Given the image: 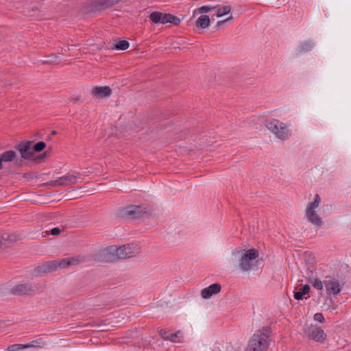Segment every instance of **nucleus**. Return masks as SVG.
<instances>
[{"instance_id":"obj_5","label":"nucleus","mask_w":351,"mask_h":351,"mask_svg":"<svg viewBox=\"0 0 351 351\" xmlns=\"http://www.w3.org/2000/svg\"><path fill=\"white\" fill-rule=\"evenodd\" d=\"M149 18L151 21L155 24H165L170 23L174 25H178L181 23L180 19L177 16L171 14L162 13L158 11L152 12L149 14Z\"/></svg>"},{"instance_id":"obj_21","label":"nucleus","mask_w":351,"mask_h":351,"mask_svg":"<svg viewBox=\"0 0 351 351\" xmlns=\"http://www.w3.org/2000/svg\"><path fill=\"white\" fill-rule=\"evenodd\" d=\"M310 292V286L305 285L302 288L301 291L294 292V298L297 300H302L304 295L308 294Z\"/></svg>"},{"instance_id":"obj_9","label":"nucleus","mask_w":351,"mask_h":351,"mask_svg":"<svg viewBox=\"0 0 351 351\" xmlns=\"http://www.w3.org/2000/svg\"><path fill=\"white\" fill-rule=\"evenodd\" d=\"M77 182V176L71 174H66L59 177L54 180H51L46 183L48 187L66 186L70 184H74Z\"/></svg>"},{"instance_id":"obj_15","label":"nucleus","mask_w":351,"mask_h":351,"mask_svg":"<svg viewBox=\"0 0 351 351\" xmlns=\"http://www.w3.org/2000/svg\"><path fill=\"white\" fill-rule=\"evenodd\" d=\"M326 289L328 292L332 293L335 295H338L341 291V287L338 280L329 279L324 281Z\"/></svg>"},{"instance_id":"obj_4","label":"nucleus","mask_w":351,"mask_h":351,"mask_svg":"<svg viewBox=\"0 0 351 351\" xmlns=\"http://www.w3.org/2000/svg\"><path fill=\"white\" fill-rule=\"evenodd\" d=\"M321 198L319 195L316 194L314 201L308 204L305 210V215L308 221L317 226H322L323 223L321 218L315 211V208L319 206Z\"/></svg>"},{"instance_id":"obj_39","label":"nucleus","mask_w":351,"mask_h":351,"mask_svg":"<svg viewBox=\"0 0 351 351\" xmlns=\"http://www.w3.org/2000/svg\"><path fill=\"white\" fill-rule=\"evenodd\" d=\"M56 133H57V132H56V130H54V131H53V132H52V134H53V135L56 134Z\"/></svg>"},{"instance_id":"obj_1","label":"nucleus","mask_w":351,"mask_h":351,"mask_svg":"<svg viewBox=\"0 0 351 351\" xmlns=\"http://www.w3.org/2000/svg\"><path fill=\"white\" fill-rule=\"evenodd\" d=\"M141 252V247L136 244H127L117 247L109 246L96 254L99 261H108L115 259H125L134 257Z\"/></svg>"},{"instance_id":"obj_31","label":"nucleus","mask_w":351,"mask_h":351,"mask_svg":"<svg viewBox=\"0 0 351 351\" xmlns=\"http://www.w3.org/2000/svg\"><path fill=\"white\" fill-rule=\"evenodd\" d=\"M215 7H209V6H202L200 7L198 10H199V13L202 14V13H207L211 9H213L215 8Z\"/></svg>"},{"instance_id":"obj_29","label":"nucleus","mask_w":351,"mask_h":351,"mask_svg":"<svg viewBox=\"0 0 351 351\" xmlns=\"http://www.w3.org/2000/svg\"><path fill=\"white\" fill-rule=\"evenodd\" d=\"M314 319L319 323H323L324 322V317L322 313H317L314 315Z\"/></svg>"},{"instance_id":"obj_18","label":"nucleus","mask_w":351,"mask_h":351,"mask_svg":"<svg viewBox=\"0 0 351 351\" xmlns=\"http://www.w3.org/2000/svg\"><path fill=\"white\" fill-rule=\"evenodd\" d=\"M60 62V55L58 53H51L48 56L46 60H41L43 64H51L56 65Z\"/></svg>"},{"instance_id":"obj_28","label":"nucleus","mask_w":351,"mask_h":351,"mask_svg":"<svg viewBox=\"0 0 351 351\" xmlns=\"http://www.w3.org/2000/svg\"><path fill=\"white\" fill-rule=\"evenodd\" d=\"M3 239L5 241H8L12 243L16 242L21 239L20 237L16 234H9L6 238L3 237Z\"/></svg>"},{"instance_id":"obj_30","label":"nucleus","mask_w":351,"mask_h":351,"mask_svg":"<svg viewBox=\"0 0 351 351\" xmlns=\"http://www.w3.org/2000/svg\"><path fill=\"white\" fill-rule=\"evenodd\" d=\"M159 335L165 340L168 339L169 337V332L166 329H161L159 330Z\"/></svg>"},{"instance_id":"obj_7","label":"nucleus","mask_w":351,"mask_h":351,"mask_svg":"<svg viewBox=\"0 0 351 351\" xmlns=\"http://www.w3.org/2000/svg\"><path fill=\"white\" fill-rule=\"evenodd\" d=\"M40 287L32 283L19 284L13 287L10 292L16 295H30L38 291Z\"/></svg>"},{"instance_id":"obj_14","label":"nucleus","mask_w":351,"mask_h":351,"mask_svg":"<svg viewBox=\"0 0 351 351\" xmlns=\"http://www.w3.org/2000/svg\"><path fill=\"white\" fill-rule=\"evenodd\" d=\"M221 286L219 283H214L208 287L202 290L201 295L203 298L208 299L221 291Z\"/></svg>"},{"instance_id":"obj_3","label":"nucleus","mask_w":351,"mask_h":351,"mask_svg":"<svg viewBox=\"0 0 351 351\" xmlns=\"http://www.w3.org/2000/svg\"><path fill=\"white\" fill-rule=\"evenodd\" d=\"M265 126L280 140L285 141L288 139L291 135V132L289 129L288 125L278 119H274L267 121Z\"/></svg>"},{"instance_id":"obj_17","label":"nucleus","mask_w":351,"mask_h":351,"mask_svg":"<svg viewBox=\"0 0 351 351\" xmlns=\"http://www.w3.org/2000/svg\"><path fill=\"white\" fill-rule=\"evenodd\" d=\"M16 157V154L13 150H8L6 152H4L0 155L1 160L2 161V163L4 162H8L13 161Z\"/></svg>"},{"instance_id":"obj_36","label":"nucleus","mask_w":351,"mask_h":351,"mask_svg":"<svg viewBox=\"0 0 351 351\" xmlns=\"http://www.w3.org/2000/svg\"><path fill=\"white\" fill-rule=\"evenodd\" d=\"M81 96L77 95L76 97H72L71 99L75 103L80 100Z\"/></svg>"},{"instance_id":"obj_2","label":"nucleus","mask_w":351,"mask_h":351,"mask_svg":"<svg viewBox=\"0 0 351 351\" xmlns=\"http://www.w3.org/2000/svg\"><path fill=\"white\" fill-rule=\"evenodd\" d=\"M235 258H239V269L243 271H248L252 265V261L258 256V251L252 248L245 251L237 250L232 252Z\"/></svg>"},{"instance_id":"obj_32","label":"nucleus","mask_w":351,"mask_h":351,"mask_svg":"<svg viewBox=\"0 0 351 351\" xmlns=\"http://www.w3.org/2000/svg\"><path fill=\"white\" fill-rule=\"evenodd\" d=\"M179 334H180L179 331L177 332H175V333L170 334L169 335V337H168L167 340H169V341H173V342H178L176 339H177V337H178V335Z\"/></svg>"},{"instance_id":"obj_12","label":"nucleus","mask_w":351,"mask_h":351,"mask_svg":"<svg viewBox=\"0 0 351 351\" xmlns=\"http://www.w3.org/2000/svg\"><path fill=\"white\" fill-rule=\"evenodd\" d=\"M112 89L107 86H95L91 90V95L97 99L109 97L112 94Z\"/></svg>"},{"instance_id":"obj_19","label":"nucleus","mask_w":351,"mask_h":351,"mask_svg":"<svg viewBox=\"0 0 351 351\" xmlns=\"http://www.w3.org/2000/svg\"><path fill=\"white\" fill-rule=\"evenodd\" d=\"M210 20L209 16L207 15L200 16L196 21V25L198 27L203 28V29L207 28L210 25Z\"/></svg>"},{"instance_id":"obj_16","label":"nucleus","mask_w":351,"mask_h":351,"mask_svg":"<svg viewBox=\"0 0 351 351\" xmlns=\"http://www.w3.org/2000/svg\"><path fill=\"white\" fill-rule=\"evenodd\" d=\"M58 269V263L56 260L45 262L37 267V271L39 273H50Z\"/></svg>"},{"instance_id":"obj_10","label":"nucleus","mask_w":351,"mask_h":351,"mask_svg":"<svg viewBox=\"0 0 351 351\" xmlns=\"http://www.w3.org/2000/svg\"><path fill=\"white\" fill-rule=\"evenodd\" d=\"M306 335L310 339L319 343H323L326 339L324 331L317 326L311 325L305 330Z\"/></svg>"},{"instance_id":"obj_6","label":"nucleus","mask_w":351,"mask_h":351,"mask_svg":"<svg viewBox=\"0 0 351 351\" xmlns=\"http://www.w3.org/2000/svg\"><path fill=\"white\" fill-rule=\"evenodd\" d=\"M146 212L140 206L130 205L119 210V216L121 218L130 219H138L143 217Z\"/></svg>"},{"instance_id":"obj_24","label":"nucleus","mask_w":351,"mask_h":351,"mask_svg":"<svg viewBox=\"0 0 351 351\" xmlns=\"http://www.w3.org/2000/svg\"><path fill=\"white\" fill-rule=\"evenodd\" d=\"M44 344H45L44 341L41 339H39L37 340L32 341L29 343H26L25 346H27V348H30V347L43 348L44 346Z\"/></svg>"},{"instance_id":"obj_34","label":"nucleus","mask_w":351,"mask_h":351,"mask_svg":"<svg viewBox=\"0 0 351 351\" xmlns=\"http://www.w3.org/2000/svg\"><path fill=\"white\" fill-rule=\"evenodd\" d=\"M49 155V153L48 152H43L42 154H40L38 156H37L35 158V160H41V159H43L44 158L48 156Z\"/></svg>"},{"instance_id":"obj_23","label":"nucleus","mask_w":351,"mask_h":351,"mask_svg":"<svg viewBox=\"0 0 351 351\" xmlns=\"http://www.w3.org/2000/svg\"><path fill=\"white\" fill-rule=\"evenodd\" d=\"M130 46L129 43L127 40H121L114 45V49L118 50H125Z\"/></svg>"},{"instance_id":"obj_22","label":"nucleus","mask_w":351,"mask_h":351,"mask_svg":"<svg viewBox=\"0 0 351 351\" xmlns=\"http://www.w3.org/2000/svg\"><path fill=\"white\" fill-rule=\"evenodd\" d=\"M231 7L230 5H223L218 8L216 16L217 17H221L223 15H226L230 12Z\"/></svg>"},{"instance_id":"obj_40","label":"nucleus","mask_w":351,"mask_h":351,"mask_svg":"<svg viewBox=\"0 0 351 351\" xmlns=\"http://www.w3.org/2000/svg\"><path fill=\"white\" fill-rule=\"evenodd\" d=\"M2 245V239H0V247Z\"/></svg>"},{"instance_id":"obj_35","label":"nucleus","mask_w":351,"mask_h":351,"mask_svg":"<svg viewBox=\"0 0 351 351\" xmlns=\"http://www.w3.org/2000/svg\"><path fill=\"white\" fill-rule=\"evenodd\" d=\"M311 47V45L310 43H305L302 45L301 49L302 51H306V50L309 49Z\"/></svg>"},{"instance_id":"obj_27","label":"nucleus","mask_w":351,"mask_h":351,"mask_svg":"<svg viewBox=\"0 0 351 351\" xmlns=\"http://www.w3.org/2000/svg\"><path fill=\"white\" fill-rule=\"evenodd\" d=\"M27 348L25 344H13L10 346L8 348V351H17L21 349Z\"/></svg>"},{"instance_id":"obj_37","label":"nucleus","mask_w":351,"mask_h":351,"mask_svg":"<svg viewBox=\"0 0 351 351\" xmlns=\"http://www.w3.org/2000/svg\"><path fill=\"white\" fill-rule=\"evenodd\" d=\"M225 23H226V21H225V20H223V21H219V22L217 23V26H220V25H221L224 24Z\"/></svg>"},{"instance_id":"obj_33","label":"nucleus","mask_w":351,"mask_h":351,"mask_svg":"<svg viewBox=\"0 0 351 351\" xmlns=\"http://www.w3.org/2000/svg\"><path fill=\"white\" fill-rule=\"evenodd\" d=\"M61 232V230L59 228H53L51 230V234L52 235H58Z\"/></svg>"},{"instance_id":"obj_11","label":"nucleus","mask_w":351,"mask_h":351,"mask_svg":"<svg viewBox=\"0 0 351 351\" xmlns=\"http://www.w3.org/2000/svg\"><path fill=\"white\" fill-rule=\"evenodd\" d=\"M32 141H23L15 146V149L20 153L24 160H31L34 156V152L31 150Z\"/></svg>"},{"instance_id":"obj_13","label":"nucleus","mask_w":351,"mask_h":351,"mask_svg":"<svg viewBox=\"0 0 351 351\" xmlns=\"http://www.w3.org/2000/svg\"><path fill=\"white\" fill-rule=\"evenodd\" d=\"M58 263V268H65L70 265H77L84 261V258L82 256L70 257L63 258L62 260H56Z\"/></svg>"},{"instance_id":"obj_20","label":"nucleus","mask_w":351,"mask_h":351,"mask_svg":"<svg viewBox=\"0 0 351 351\" xmlns=\"http://www.w3.org/2000/svg\"><path fill=\"white\" fill-rule=\"evenodd\" d=\"M271 333V328L269 326H264L262 328L258 330L254 335H258L259 337L263 338L265 340H268Z\"/></svg>"},{"instance_id":"obj_38","label":"nucleus","mask_w":351,"mask_h":351,"mask_svg":"<svg viewBox=\"0 0 351 351\" xmlns=\"http://www.w3.org/2000/svg\"><path fill=\"white\" fill-rule=\"evenodd\" d=\"M233 19V17L232 16H230L229 18L226 19L225 21H226V22L229 21H231Z\"/></svg>"},{"instance_id":"obj_8","label":"nucleus","mask_w":351,"mask_h":351,"mask_svg":"<svg viewBox=\"0 0 351 351\" xmlns=\"http://www.w3.org/2000/svg\"><path fill=\"white\" fill-rule=\"evenodd\" d=\"M269 346L268 340L259 337L258 335H253L245 351H267Z\"/></svg>"},{"instance_id":"obj_25","label":"nucleus","mask_w":351,"mask_h":351,"mask_svg":"<svg viewBox=\"0 0 351 351\" xmlns=\"http://www.w3.org/2000/svg\"><path fill=\"white\" fill-rule=\"evenodd\" d=\"M309 282L317 289L322 290L323 289V282L318 278L312 279L309 280Z\"/></svg>"},{"instance_id":"obj_26","label":"nucleus","mask_w":351,"mask_h":351,"mask_svg":"<svg viewBox=\"0 0 351 351\" xmlns=\"http://www.w3.org/2000/svg\"><path fill=\"white\" fill-rule=\"evenodd\" d=\"M46 147V143L44 141H40L36 143L34 147V151L36 152H40Z\"/></svg>"}]
</instances>
